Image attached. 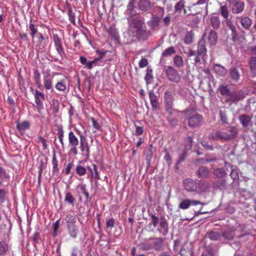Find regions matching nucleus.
<instances>
[{
    "mask_svg": "<svg viewBox=\"0 0 256 256\" xmlns=\"http://www.w3.org/2000/svg\"><path fill=\"white\" fill-rule=\"evenodd\" d=\"M128 33L132 38L144 39L146 36V26L144 19L137 15L128 18Z\"/></svg>",
    "mask_w": 256,
    "mask_h": 256,
    "instance_id": "f257e3e1",
    "label": "nucleus"
},
{
    "mask_svg": "<svg viewBox=\"0 0 256 256\" xmlns=\"http://www.w3.org/2000/svg\"><path fill=\"white\" fill-rule=\"evenodd\" d=\"M238 131L237 127L230 126L226 128V130L222 129L216 131L212 134V138L216 140H230L237 137Z\"/></svg>",
    "mask_w": 256,
    "mask_h": 256,
    "instance_id": "f03ea898",
    "label": "nucleus"
},
{
    "mask_svg": "<svg viewBox=\"0 0 256 256\" xmlns=\"http://www.w3.org/2000/svg\"><path fill=\"white\" fill-rule=\"evenodd\" d=\"M192 111L186 112L185 115L188 117V124L190 128H195L200 126L202 122V117L197 114H192Z\"/></svg>",
    "mask_w": 256,
    "mask_h": 256,
    "instance_id": "7ed1b4c3",
    "label": "nucleus"
},
{
    "mask_svg": "<svg viewBox=\"0 0 256 256\" xmlns=\"http://www.w3.org/2000/svg\"><path fill=\"white\" fill-rule=\"evenodd\" d=\"M68 146L70 147V152L74 156L78 154L77 146L79 144V140L74 134L70 131L68 134Z\"/></svg>",
    "mask_w": 256,
    "mask_h": 256,
    "instance_id": "20e7f679",
    "label": "nucleus"
},
{
    "mask_svg": "<svg viewBox=\"0 0 256 256\" xmlns=\"http://www.w3.org/2000/svg\"><path fill=\"white\" fill-rule=\"evenodd\" d=\"M80 148L82 155L86 158H88L90 156V146L84 136H80Z\"/></svg>",
    "mask_w": 256,
    "mask_h": 256,
    "instance_id": "39448f33",
    "label": "nucleus"
},
{
    "mask_svg": "<svg viewBox=\"0 0 256 256\" xmlns=\"http://www.w3.org/2000/svg\"><path fill=\"white\" fill-rule=\"evenodd\" d=\"M164 100L166 110L170 114H172L175 111L173 108L174 99L170 92H165Z\"/></svg>",
    "mask_w": 256,
    "mask_h": 256,
    "instance_id": "423d86ee",
    "label": "nucleus"
},
{
    "mask_svg": "<svg viewBox=\"0 0 256 256\" xmlns=\"http://www.w3.org/2000/svg\"><path fill=\"white\" fill-rule=\"evenodd\" d=\"M206 34L204 33L202 38L200 40L198 44V48L196 53L198 56L202 58L206 54Z\"/></svg>",
    "mask_w": 256,
    "mask_h": 256,
    "instance_id": "0eeeda50",
    "label": "nucleus"
},
{
    "mask_svg": "<svg viewBox=\"0 0 256 256\" xmlns=\"http://www.w3.org/2000/svg\"><path fill=\"white\" fill-rule=\"evenodd\" d=\"M184 188L190 192H196L197 182L190 178H185L183 181Z\"/></svg>",
    "mask_w": 256,
    "mask_h": 256,
    "instance_id": "6e6552de",
    "label": "nucleus"
},
{
    "mask_svg": "<svg viewBox=\"0 0 256 256\" xmlns=\"http://www.w3.org/2000/svg\"><path fill=\"white\" fill-rule=\"evenodd\" d=\"M244 98V96L240 92L236 91H231L228 97L226 98L225 102H235Z\"/></svg>",
    "mask_w": 256,
    "mask_h": 256,
    "instance_id": "1a4fd4ad",
    "label": "nucleus"
},
{
    "mask_svg": "<svg viewBox=\"0 0 256 256\" xmlns=\"http://www.w3.org/2000/svg\"><path fill=\"white\" fill-rule=\"evenodd\" d=\"M232 4V10L233 14H239L244 10V3L243 1L234 0Z\"/></svg>",
    "mask_w": 256,
    "mask_h": 256,
    "instance_id": "9d476101",
    "label": "nucleus"
},
{
    "mask_svg": "<svg viewBox=\"0 0 256 256\" xmlns=\"http://www.w3.org/2000/svg\"><path fill=\"white\" fill-rule=\"evenodd\" d=\"M186 142L187 144L185 146V150L184 152L182 154L181 156L180 157V158L178 160L177 162V164L178 163H180L182 162H183L186 156V151L190 150L191 149L192 146V138L190 136H188L186 138Z\"/></svg>",
    "mask_w": 256,
    "mask_h": 256,
    "instance_id": "9b49d317",
    "label": "nucleus"
},
{
    "mask_svg": "<svg viewBox=\"0 0 256 256\" xmlns=\"http://www.w3.org/2000/svg\"><path fill=\"white\" fill-rule=\"evenodd\" d=\"M184 0H180L178 3H177V16H184L190 15V12H187L186 10L184 8Z\"/></svg>",
    "mask_w": 256,
    "mask_h": 256,
    "instance_id": "f8f14e48",
    "label": "nucleus"
},
{
    "mask_svg": "<svg viewBox=\"0 0 256 256\" xmlns=\"http://www.w3.org/2000/svg\"><path fill=\"white\" fill-rule=\"evenodd\" d=\"M66 228L70 236L73 238H76L79 233L78 226L76 224L68 226Z\"/></svg>",
    "mask_w": 256,
    "mask_h": 256,
    "instance_id": "ddd939ff",
    "label": "nucleus"
},
{
    "mask_svg": "<svg viewBox=\"0 0 256 256\" xmlns=\"http://www.w3.org/2000/svg\"><path fill=\"white\" fill-rule=\"evenodd\" d=\"M210 188V184L208 182L199 181L197 182V188L196 192L200 193L206 192Z\"/></svg>",
    "mask_w": 256,
    "mask_h": 256,
    "instance_id": "4468645a",
    "label": "nucleus"
},
{
    "mask_svg": "<svg viewBox=\"0 0 256 256\" xmlns=\"http://www.w3.org/2000/svg\"><path fill=\"white\" fill-rule=\"evenodd\" d=\"M201 202L198 200H190L186 199L184 200L180 204L179 207L182 209L188 208L190 206H196L200 204Z\"/></svg>",
    "mask_w": 256,
    "mask_h": 256,
    "instance_id": "2eb2a0df",
    "label": "nucleus"
},
{
    "mask_svg": "<svg viewBox=\"0 0 256 256\" xmlns=\"http://www.w3.org/2000/svg\"><path fill=\"white\" fill-rule=\"evenodd\" d=\"M252 117L242 114L238 116V120L244 128H247L251 122Z\"/></svg>",
    "mask_w": 256,
    "mask_h": 256,
    "instance_id": "dca6fc26",
    "label": "nucleus"
},
{
    "mask_svg": "<svg viewBox=\"0 0 256 256\" xmlns=\"http://www.w3.org/2000/svg\"><path fill=\"white\" fill-rule=\"evenodd\" d=\"M166 73L168 80L174 82L176 79V71L170 66H166Z\"/></svg>",
    "mask_w": 256,
    "mask_h": 256,
    "instance_id": "f3484780",
    "label": "nucleus"
},
{
    "mask_svg": "<svg viewBox=\"0 0 256 256\" xmlns=\"http://www.w3.org/2000/svg\"><path fill=\"white\" fill-rule=\"evenodd\" d=\"M208 39L210 46H214L218 41L217 32L214 30H211L208 33Z\"/></svg>",
    "mask_w": 256,
    "mask_h": 256,
    "instance_id": "a211bd4d",
    "label": "nucleus"
},
{
    "mask_svg": "<svg viewBox=\"0 0 256 256\" xmlns=\"http://www.w3.org/2000/svg\"><path fill=\"white\" fill-rule=\"evenodd\" d=\"M219 13L225 19H228L229 16V11L228 5L226 4L222 3L218 10Z\"/></svg>",
    "mask_w": 256,
    "mask_h": 256,
    "instance_id": "6ab92c4d",
    "label": "nucleus"
},
{
    "mask_svg": "<svg viewBox=\"0 0 256 256\" xmlns=\"http://www.w3.org/2000/svg\"><path fill=\"white\" fill-rule=\"evenodd\" d=\"M209 174L210 170L206 166H200L197 172V176L200 178H206L209 176Z\"/></svg>",
    "mask_w": 256,
    "mask_h": 256,
    "instance_id": "aec40b11",
    "label": "nucleus"
},
{
    "mask_svg": "<svg viewBox=\"0 0 256 256\" xmlns=\"http://www.w3.org/2000/svg\"><path fill=\"white\" fill-rule=\"evenodd\" d=\"M210 24L214 29H218L220 25L219 17L218 16H212L210 19Z\"/></svg>",
    "mask_w": 256,
    "mask_h": 256,
    "instance_id": "412c9836",
    "label": "nucleus"
},
{
    "mask_svg": "<svg viewBox=\"0 0 256 256\" xmlns=\"http://www.w3.org/2000/svg\"><path fill=\"white\" fill-rule=\"evenodd\" d=\"M222 234L218 232L211 230L206 233V238H210L211 240H218L220 239Z\"/></svg>",
    "mask_w": 256,
    "mask_h": 256,
    "instance_id": "4be33fe9",
    "label": "nucleus"
},
{
    "mask_svg": "<svg viewBox=\"0 0 256 256\" xmlns=\"http://www.w3.org/2000/svg\"><path fill=\"white\" fill-rule=\"evenodd\" d=\"M213 68L216 73L220 76H224L226 74V68L220 64H214Z\"/></svg>",
    "mask_w": 256,
    "mask_h": 256,
    "instance_id": "5701e85b",
    "label": "nucleus"
},
{
    "mask_svg": "<svg viewBox=\"0 0 256 256\" xmlns=\"http://www.w3.org/2000/svg\"><path fill=\"white\" fill-rule=\"evenodd\" d=\"M149 98L152 108L155 110L157 109L158 108L157 97L152 90L149 92Z\"/></svg>",
    "mask_w": 256,
    "mask_h": 256,
    "instance_id": "b1692460",
    "label": "nucleus"
},
{
    "mask_svg": "<svg viewBox=\"0 0 256 256\" xmlns=\"http://www.w3.org/2000/svg\"><path fill=\"white\" fill-rule=\"evenodd\" d=\"M230 78L234 81L238 82L240 79V74L238 69L235 68H232L230 69Z\"/></svg>",
    "mask_w": 256,
    "mask_h": 256,
    "instance_id": "393cba45",
    "label": "nucleus"
},
{
    "mask_svg": "<svg viewBox=\"0 0 256 256\" xmlns=\"http://www.w3.org/2000/svg\"><path fill=\"white\" fill-rule=\"evenodd\" d=\"M159 231L164 236L168 233V226L166 220L164 218H162L160 220Z\"/></svg>",
    "mask_w": 256,
    "mask_h": 256,
    "instance_id": "a878e982",
    "label": "nucleus"
},
{
    "mask_svg": "<svg viewBox=\"0 0 256 256\" xmlns=\"http://www.w3.org/2000/svg\"><path fill=\"white\" fill-rule=\"evenodd\" d=\"M180 256H194L192 248L184 246L180 250Z\"/></svg>",
    "mask_w": 256,
    "mask_h": 256,
    "instance_id": "bb28decb",
    "label": "nucleus"
},
{
    "mask_svg": "<svg viewBox=\"0 0 256 256\" xmlns=\"http://www.w3.org/2000/svg\"><path fill=\"white\" fill-rule=\"evenodd\" d=\"M66 226L76 224V217L74 214H67L64 218Z\"/></svg>",
    "mask_w": 256,
    "mask_h": 256,
    "instance_id": "cd10ccee",
    "label": "nucleus"
},
{
    "mask_svg": "<svg viewBox=\"0 0 256 256\" xmlns=\"http://www.w3.org/2000/svg\"><path fill=\"white\" fill-rule=\"evenodd\" d=\"M240 24L244 28L248 29L252 26V22L249 18L246 16L241 18Z\"/></svg>",
    "mask_w": 256,
    "mask_h": 256,
    "instance_id": "c85d7f7f",
    "label": "nucleus"
},
{
    "mask_svg": "<svg viewBox=\"0 0 256 256\" xmlns=\"http://www.w3.org/2000/svg\"><path fill=\"white\" fill-rule=\"evenodd\" d=\"M16 128L20 132L22 133L30 128V123L28 121H24L22 122L18 123Z\"/></svg>",
    "mask_w": 256,
    "mask_h": 256,
    "instance_id": "c756f323",
    "label": "nucleus"
},
{
    "mask_svg": "<svg viewBox=\"0 0 256 256\" xmlns=\"http://www.w3.org/2000/svg\"><path fill=\"white\" fill-rule=\"evenodd\" d=\"M218 90L222 96H224L226 98L228 97L229 94L231 92L227 86L224 85L220 86L218 88Z\"/></svg>",
    "mask_w": 256,
    "mask_h": 256,
    "instance_id": "7c9ffc66",
    "label": "nucleus"
},
{
    "mask_svg": "<svg viewBox=\"0 0 256 256\" xmlns=\"http://www.w3.org/2000/svg\"><path fill=\"white\" fill-rule=\"evenodd\" d=\"M52 78H49L46 76L44 78V84L46 90H50L52 88Z\"/></svg>",
    "mask_w": 256,
    "mask_h": 256,
    "instance_id": "2f4dec72",
    "label": "nucleus"
},
{
    "mask_svg": "<svg viewBox=\"0 0 256 256\" xmlns=\"http://www.w3.org/2000/svg\"><path fill=\"white\" fill-rule=\"evenodd\" d=\"M140 8L144 11H146L150 8V6L149 2L146 0H142L139 4Z\"/></svg>",
    "mask_w": 256,
    "mask_h": 256,
    "instance_id": "473e14b6",
    "label": "nucleus"
},
{
    "mask_svg": "<svg viewBox=\"0 0 256 256\" xmlns=\"http://www.w3.org/2000/svg\"><path fill=\"white\" fill-rule=\"evenodd\" d=\"M134 0H130L127 6V10L126 12V14L130 16H135L134 15V13L132 12L134 8Z\"/></svg>",
    "mask_w": 256,
    "mask_h": 256,
    "instance_id": "72a5a7b5",
    "label": "nucleus"
},
{
    "mask_svg": "<svg viewBox=\"0 0 256 256\" xmlns=\"http://www.w3.org/2000/svg\"><path fill=\"white\" fill-rule=\"evenodd\" d=\"M214 174L217 178H221L224 177L226 173L223 168H218L214 170Z\"/></svg>",
    "mask_w": 256,
    "mask_h": 256,
    "instance_id": "f704fd0d",
    "label": "nucleus"
},
{
    "mask_svg": "<svg viewBox=\"0 0 256 256\" xmlns=\"http://www.w3.org/2000/svg\"><path fill=\"white\" fill-rule=\"evenodd\" d=\"M145 80L147 84H151L153 80L152 71L151 68H148Z\"/></svg>",
    "mask_w": 256,
    "mask_h": 256,
    "instance_id": "c9c22d12",
    "label": "nucleus"
},
{
    "mask_svg": "<svg viewBox=\"0 0 256 256\" xmlns=\"http://www.w3.org/2000/svg\"><path fill=\"white\" fill-rule=\"evenodd\" d=\"M8 245L4 240L0 242V255L4 254L8 250Z\"/></svg>",
    "mask_w": 256,
    "mask_h": 256,
    "instance_id": "e433bc0d",
    "label": "nucleus"
},
{
    "mask_svg": "<svg viewBox=\"0 0 256 256\" xmlns=\"http://www.w3.org/2000/svg\"><path fill=\"white\" fill-rule=\"evenodd\" d=\"M64 201L72 206H74L75 201L74 198L72 196L71 193L69 192H66V196Z\"/></svg>",
    "mask_w": 256,
    "mask_h": 256,
    "instance_id": "4c0bfd02",
    "label": "nucleus"
},
{
    "mask_svg": "<svg viewBox=\"0 0 256 256\" xmlns=\"http://www.w3.org/2000/svg\"><path fill=\"white\" fill-rule=\"evenodd\" d=\"M36 102V107L37 108L38 111L39 113H41L42 110H44V104L42 101V98H34Z\"/></svg>",
    "mask_w": 256,
    "mask_h": 256,
    "instance_id": "58836bf2",
    "label": "nucleus"
},
{
    "mask_svg": "<svg viewBox=\"0 0 256 256\" xmlns=\"http://www.w3.org/2000/svg\"><path fill=\"white\" fill-rule=\"evenodd\" d=\"M56 88L58 91L64 92L66 89L65 80H62L58 82L55 86Z\"/></svg>",
    "mask_w": 256,
    "mask_h": 256,
    "instance_id": "ea45409f",
    "label": "nucleus"
},
{
    "mask_svg": "<svg viewBox=\"0 0 256 256\" xmlns=\"http://www.w3.org/2000/svg\"><path fill=\"white\" fill-rule=\"evenodd\" d=\"M222 236L226 240H232L234 238V233L232 231H225L222 234Z\"/></svg>",
    "mask_w": 256,
    "mask_h": 256,
    "instance_id": "a19ab883",
    "label": "nucleus"
},
{
    "mask_svg": "<svg viewBox=\"0 0 256 256\" xmlns=\"http://www.w3.org/2000/svg\"><path fill=\"white\" fill-rule=\"evenodd\" d=\"M249 65L251 71L255 72H256V58H250L249 60Z\"/></svg>",
    "mask_w": 256,
    "mask_h": 256,
    "instance_id": "79ce46f5",
    "label": "nucleus"
},
{
    "mask_svg": "<svg viewBox=\"0 0 256 256\" xmlns=\"http://www.w3.org/2000/svg\"><path fill=\"white\" fill-rule=\"evenodd\" d=\"M230 30H231V36H232V40L233 42H236L239 39V36L236 30V26H234L232 28H230Z\"/></svg>",
    "mask_w": 256,
    "mask_h": 256,
    "instance_id": "37998d69",
    "label": "nucleus"
},
{
    "mask_svg": "<svg viewBox=\"0 0 256 256\" xmlns=\"http://www.w3.org/2000/svg\"><path fill=\"white\" fill-rule=\"evenodd\" d=\"M88 169L90 170L91 172V176L92 177L94 178H95L96 179L99 178L98 172L96 164H93L92 169L90 168L89 166H88Z\"/></svg>",
    "mask_w": 256,
    "mask_h": 256,
    "instance_id": "c03bdc74",
    "label": "nucleus"
},
{
    "mask_svg": "<svg viewBox=\"0 0 256 256\" xmlns=\"http://www.w3.org/2000/svg\"><path fill=\"white\" fill-rule=\"evenodd\" d=\"M102 58V56H100L99 58H96L93 60L88 61L86 64V68L88 69H92L94 66H96L97 64V62L100 61Z\"/></svg>",
    "mask_w": 256,
    "mask_h": 256,
    "instance_id": "a18cd8bd",
    "label": "nucleus"
},
{
    "mask_svg": "<svg viewBox=\"0 0 256 256\" xmlns=\"http://www.w3.org/2000/svg\"><path fill=\"white\" fill-rule=\"evenodd\" d=\"M162 246V240L161 238L154 239V246L156 250H160Z\"/></svg>",
    "mask_w": 256,
    "mask_h": 256,
    "instance_id": "49530a36",
    "label": "nucleus"
},
{
    "mask_svg": "<svg viewBox=\"0 0 256 256\" xmlns=\"http://www.w3.org/2000/svg\"><path fill=\"white\" fill-rule=\"evenodd\" d=\"M52 171L54 172H58V161L56 159V156L55 154H54L53 156H52Z\"/></svg>",
    "mask_w": 256,
    "mask_h": 256,
    "instance_id": "de8ad7c7",
    "label": "nucleus"
},
{
    "mask_svg": "<svg viewBox=\"0 0 256 256\" xmlns=\"http://www.w3.org/2000/svg\"><path fill=\"white\" fill-rule=\"evenodd\" d=\"M175 52V50L173 47H170L166 48L162 54L164 57L170 56Z\"/></svg>",
    "mask_w": 256,
    "mask_h": 256,
    "instance_id": "09e8293b",
    "label": "nucleus"
},
{
    "mask_svg": "<svg viewBox=\"0 0 256 256\" xmlns=\"http://www.w3.org/2000/svg\"><path fill=\"white\" fill-rule=\"evenodd\" d=\"M193 36L190 32H187L184 36V42L186 44H190L192 42Z\"/></svg>",
    "mask_w": 256,
    "mask_h": 256,
    "instance_id": "8fccbe9b",
    "label": "nucleus"
},
{
    "mask_svg": "<svg viewBox=\"0 0 256 256\" xmlns=\"http://www.w3.org/2000/svg\"><path fill=\"white\" fill-rule=\"evenodd\" d=\"M68 20L71 22L72 24L75 25L76 24V20H75V14L72 10H70L68 11Z\"/></svg>",
    "mask_w": 256,
    "mask_h": 256,
    "instance_id": "3c124183",
    "label": "nucleus"
},
{
    "mask_svg": "<svg viewBox=\"0 0 256 256\" xmlns=\"http://www.w3.org/2000/svg\"><path fill=\"white\" fill-rule=\"evenodd\" d=\"M29 29L30 31V34L32 38H34V36L38 32V29L33 24L30 23L29 24Z\"/></svg>",
    "mask_w": 256,
    "mask_h": 256,
    "instance_id": "603ef678",
    "label": "nucleus"
},
{
    "mask_svg": "<svg viewBox=\"0 0 256 256\" xmlns=\"http://www.w3.org/2000/svg\"><path fill=\"white\" fill-rule=\"evenodd\" d=\"M52 110L54 113L56 114L58 112L59 106H58V100H52Z\"/></svg>",
    "mask_w": 256,
    "mask_h": 256,
    "instance_id": "864d4df0",
    "label": "nucleus"
},
{
    "mask_svg": "<svg viewBox=\"0 0 256 256\" xmlns=\"http://www.w3.org/2000/svg\"><path fill=\"white\" fill-rule=\"evenodd\" d=\"M76 172L80 176H83L86 172V168L82 166H78L76 168Z\"/></svg>",
    "mask_w": 256,
    "mask_h": 256,
    "instance_id": "5fc2aeb1",
    "label": "nucleus"
},
{
    "mask_svg": "<svg viewBox=\"0 0 256 256\" xmlns=\"http://www.w3.org/2000/svg\"><path fill=\"white\" fill-rule=\"evenodd\" d=\"M53 40L55 47L62 44L61 39L57 34L53 35Z\"/></svg>",
    "mask_w": 256,
    "mask_h": 256,
    "instance_id": "6e6d98bb",
    "label": "nucleus"
},
{
    "mask_svg": "<svg viewBox=\"0 0 256 256\" xmlns=\"http://www.w3.org/2000/svg\"><path fill=\"white\" fill-rule=\"evenodd\" d=\"M33 94L34 98H42V100H44L45 98L44 94L42 92H39L38 90H35Z\"/></svg>",
    "mask_w": 256,
    "mask_h": 256,
    "instance_id": "4d7b16f0",
    "label": "nucleus"
},
{
    "mask_svg": "<svg viewBox=\"0 0 256 256\" xmlns=\"http://www.w3.org/2000/svg\"><path fill=\"white\" fill-rule=\"evenodd\" d=\"M220 117V120L222 122L223 124L227 123V117L226 114V112L220 111L219 113Z\"/></svg>",
    "mask_w": 256,
    "mask_h": 256,
    "instance_id": "13d9d810",
    "label": "nucleus"
},
{
    "mask_svg": "<svg viewBox=\"0 0 256 256\" xmlns=\"http://www.w3.org/2000/svg\"><path fill=\"white\" fill-rule=\"evenodd\" d=\"M58 133L57 134L58 136V138H64V131L63 130V128L62 126H58L57 129Z\"/></svg>",
    "mask_w": 256,
    "mask_h": 256,
    "instance_id": "bf43d9fd",
    "label": "nucleus"
},
{
    "mask_svg": "<svg viewBox=\"0 0 256 256\" xmlns=\"http://www.w3.org/2000/svg\"><path fill=\"white\" fill-rule=\"evenodd\" d=\"M6 192L4 190H0V205H2L4 202Z\"/></svg>",
    "mask_w": 256,
    "mask_h": 256,
    "instance_id": "052dcab7",
    "label": "nucleus"
},
{
    "mask_svg": "<svg viewBox=\"0 0 256 256\" xmlns=\"http://www.w3.org/2000/svg\"><path fill=\"white\" fill-rule=\"evenodd\" d=\"M55 48L58 53L60 56L61 57H62L65 54L62 44L59 46H57Z\"/></svg>",
    "mask_w": 256,
    "mask_h": 256,
    "instance_id": "680f3d73",
    "label": "nucleus"
},
{
    "mask_svg": "<svg viewBox=\"0 0 256 256\" xmlns=\"http://www.w3.org/2000/svg\"><path fill=\"white\" fill-rule=\"evenodd\" d=\"M34 78L35 82L39 83V81L40 80V74L39 71L38 70H36L34 72Z\"/></svg>",
    "mask_w": 256,
    "mask_h": 256,
    "instance_id": "e2e57ef3",
    "label": "nucleus"
},
{
    "mask_svg": "<svg viewBox=\"0 0 256 256\" xmlns=\"http://www.w3.org/2000/svg\"><path fill=\"white\" fill-rule=\"evenodd\" d=\"M52 228L54 230V235L56 236L57 234L58 230L60 226V220H57L53 224Z\"/></svg>",
    "mask_w": 256,
    "mask_h": 256,
    "instance_id": "0e129e2a",
    "label": "nucleus"
},
{
    "mask_svg": "<svg viewBox=\"0 0 256 256\" xmlns=\"http://www.w3.org/2000/svg\"><path fill=\"white\" fill-rule=\"evenodd\" d=\"M90 120H92V125L94 128L98 130H100L101 128V126L100 124L97 121H96L94 118H90Z\"/></svg>",
    "mask_w": 256,
    "mask_h": 256,
    "instance_id": "69168bd1",
    "label": "nucleus"
},
{
    "mask_svg": "<svg viewBox=\"0 0 256 256\" xmlns=\"http://www.w3.org/2000/svg\"><path fill=\"white\" fill-rule=\"evenodd\" d=\"M82 252L76 248H74L72 250L71 256H82Z\"/></svg>",
    "mask_w": 256,
    "mask_h": 256,
    "instance_id": "338daca9",
    "label": "nucleus"
},
{
    "mask_svg": "<svg viewBox=\"0 0 256 256\" xmlns=\"http://www.w3.org/2000/svg\"><path fill=\"white\" fill-rule=\"evenodd\" d=\"M201 144L207 150H213L212 146L210 145L206 141L204 140L202 142Z\"/></svg>",
    "mask_w": 256,
    "mask_h": 256,
    "instance_id": "774afa93",
    "label": "nucleus"
}]
</instances>
